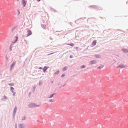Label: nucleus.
Here are the masks:
<instances>
[{
	"label": "nucleus",
	"mask_w": 128,
	"mask_h": 128,
	"mask_svg": "<svg viewBox=\"0 0 128 128\" xmlns=\"http://www.w3.org/2000/svg\"><path fill=\"white\" fill-rule=\"evenodd\" d=\"M17 0L18 1V0Z\"/></svg>",
	"instance_id": "nucleus-31"
},
{
	"label": "nucleus",
	"mask_w": 128,
	"mask_h": 128,
	"mask_svg": "<svg viewBox=\"0 0 128 128\" xmlns=\"http://www.w3.org/2000/svg\"><path fill=\"white\" fill-rule=\"evenodd\" d=\"M10 90L12 92H13L14 90V88L12 86H11L10 87Z\"/></svg>",
	"instance_id": "nucleus-16"
},
{
	"label": "nucleus",
	"mask_w": 128,
	"mask_h": 128,
	"mask_svg": "<svg viewBox=\"0 0 128 128\" xmlns=\"http://www.w3.org/2000/svg\"><path fill=\"white\" fill-rule=\"evenodd\" d=\"M14 38V40L13 41L12 43H12L10 45V51L12 50V48H13V50H14V52L15 51H17L18 50V48H17L16 46L14 44L16 42L18 39V37L17 36H15Z\"/></svg>",
	"instance_id": "nucleus-1"
},
{
	"label": "nucleus",
	"mask_w": 128,
	"mask_h": 128,
	"mask_svg": "<svg viewBox=\"0 0 128 128\" xmlns=\"http://www.w3.org/2000/svg\"><path fill=\"white\" fill-rule=\"evenodd\" d=\"M54 94H52V95L50 96H49L48 97V98H52V97L53 96V95H54Z\"/></svg>",
	"instance_id": "nucleus-19"
},
{
	"label": "nucleus",
	"mask_w": 128,
	"mask_h": 128,
	"mask_svg": "<svg viewBox=\"0 0 128 128\" xmlns=\"http://www.w3.org/2000/svg\"><path fill=\"white\" fill-rule=\"evenodd\" d=\"M25 119L26 117L24 116L22 118L21 120H25Z\"/></svg>",
	"instance_id": "nucleus-15"
},
{
	"label": "nucleus",
	"mask_w": 128,
	"mask_h": 128,
	"mask_svg": "<svg viewBox=\"0 0 128 128\" xmlns=\"http://www.w3.org/2000/svg\"><path fill=\"white\" fill-rule=\"evenodd\" d=\"M67 69V67H64L63 69V71H65Z\"/></svg>",
	"instance_id": "nucleus-17"
},
{
	"label": "nucleus",
	"mask_w": 128,
	"mask_h": 128,
	"mask_svg": "<svg viewBox=\"0 0 128 128\" xmlns=\"http://www.w3.org/2000/svg\"><path fill=\"white\" fill-rule=\"evenodd\" d=\"M86 67V66L85 65H83L82 66H81L80 67L81 68H85Z\"/></svg>",
	"instance_id": "nucleus-13"
},
{
	"label": "nucleus",
	"mask_w": 128,
	"mask_h": 128,
	"mask_svg": "<svg viewBox=\"0 0 128 128\" xmlns=\"http://www.w3.org/2000/svg\"><path fill=\"white\" fill-rule=\"evenodd\" d=\"M103 66H103L102 65V66H100L98 67L97 68L98 69L101 68H103Z\"/></svg>",
	"instance_id": "nucleus-18"
},
{
	"label": "nucleus",
	"mask_w": 128,
	"mask_h": 128,
	"mask_svg": "<svg viewBox=\"0 0 128 128\" xmlns=\"http://www.w3.org/2000/svg\"><path fill=\"white\" fill-rule=\"evenodd\" d=\"M39 106V105H36V104H34L33 105V107H35L38 106Z\"/></svg>",
	"instance_id": "nucleus-14"
},
{
	"label": "nucleus",
	"mask_w": 128,
	"mask_h": 128,
	"mask_svg": "<svg viewBox=\"0 0 128 128\" xmlns=\"http://www.w3.org/2000/svg\"><path fill=\"white\" fill-rule=\"evenodd\" d=\"M24 42H25V44H27V42L26 40H24Z\"/></svg>",
	"instance_id": "nucleus-21"
},
{
	"label": "nucleus",
	"mask_w": 128,
	"mask_h": 128,
	"mask_svg": "<svg viewBox=\"0 0 128 128\" xmlns=\"http://www.w3.org/2000/svg\"><path fill=\"white\" fill-rule=\"evenodd\" d=\"M12 92L13 93V95L14 96V95L16 93L15 92H14V91H13V92Z\"/></svg>",
	"instance_id": "nucleus-23"
},
{
	"label": "nucleus",
	"mask_w": 128,
	"mask_h": 128,
	"mask_svg": "<svg viewBox=\"0 0 128 128\" xmlns=\"http://www.w3.org/2000/svg\"><path fill=\"white\" fill-rule=\"evenodd\" d=\"M40 0H37V1L38 2H40Z\"/></svg>",
	"instance_id": "nucleus-28"
},
{
	"label": "nucleus",
	"mask_w": 128,
	"mask_h": 128,
	"mask_svg": "<svg viewBox=\"0 0 128 128\" xmlns=\"http://www.w3.org/2000/svg\"><path fill=\"white\" fill-rule=\"evenodd\" d=\"M22 4L24 6L26 5V3L25 1L24 0H22Z\"/></svg>",
	"instance_id": "nucleus-8"
},
{
	"label": "nucleus",
	"mask_w": 128,
	"mask_h": 128,
	"mask_svg": "<svg viewBox=\"0 0 128 128\" xmlns=\"http://www.w3.org/2000/svg\"><path fill=\"white\" fill-rule=\"evenodd\" d=\"M49 101L51 102H53V99H51Z\"/></svg>",
	"instance_id": "nucleus-22"
},
{
	"label": "nucleus",
	"mask_w": 128,
	"mask_h": 128,
	"mask_svg": "<svg viewBox=\"0 0 128 128\" xmlns=\"http://www.w3.org/2000/svg\"><path fill=\"white\" fill-rule=\"evenodd\" d=\"M25 126L24 124H20L18 126V128H24Z\"/></svg>",
	"instance_id": "nucleus-4"
},
{
	"label": "nucleus",
	"mask_w": 128,
	"mask_h": 128,
	"mask_svg": "<svg viewBox=\"0 0 128 128\" xmlns=\"http://www.w3.org/2000/svg\"><path fill=\"white\" fill-rule=\"evenodd\" d=\"M59 72H60L59 71H58L55 72V74H58L59 73Z\"/></svg>",
	"instance_id": "nucleus-20"
},
{
	"label": "nucleus",
	"mask_w": 128,
	"mask_h": 128,
	"mask_svg": "<svg viewBox=\"0 0 128 128\" xmlns=\"http://www.w3.org/2000/svg\"><path fill=\"white\" fill-rule=\"evenodd\" d=\"M10 85H12L11 84H10Z\"/></svg>",
	"instance_id": "nucleus-29"
},
{
	"label": "nucleus",
	"mask_w": 128,
	"mask_h": 128,
	"mask_svg": "<svg viewBox=\"0 0 128 128\" xmlns=\"http://www.w3.org/2000/svg\"><path fill=\"white\" fill-rule=\"evenodd\" d=\"M27 34L26 35V36H29L31 35L32 34V32L31 30H28L27 31Z\"/></svg>",
	"instance_id": "nucleus-3"
},
{
	"label": "nucleus",
	"mask_w": 128,
	"mask_h": 128,
	"mask_svg": "<svg viewBox=\"0 0 128 128\" xmlns=\"http://www.w3.org/2000/svg\"><path fill=\"white\" fill-rule=\"evenodd\" d=\"M96 40H94L93 42L92 43V46H94L96 45Z\"/></svg>",
	"instance_id": "nucleus-7"
},
{
	"label": "nucleus",
	"mask_w": 128,
	"mask_h": 128,
	"mask_svg": "<svg viewBox=\"0 0 128 128\" xmlns=\"http://www.w3.org/2000/svg\"><path fill=\"white\" fill-rule=\"evenodd\" d=\"M65 76V74H63L62 76V77H64Z\"/></svg>",
	"instance_id": "nucleus-24"
},
{
	"label": "nucleus",
	"mask_w": 128,
	"mask_h": 128,
	"mask_svg": "<svg viewBox=\"0 0 128 128\" xmlns=\"http://www.w3.org/2000/svg\"><path fill=\"white\" fill-rule=\"evenodd\" d=\"M72 57H73V56H72V55H70V58H72Z\"/></svg>",
	"instance_id": "nucleus-25"
},
{
	"label": "nucleus",
	"mask_w": 128,
	"mask_h": 128,
	"mask_svg": "<svg viewBox=\"0 0 128 128\" xmlns=\"http://www.w3.org/2000/svg\"><path fill=\"white\" fill-rule=\"evenodd\" d=\"M67 44L70 45L72 46H74V44L73 43H71L70 44Z\"/></svg>",
	"instance_id": "nucleus-12"
},
{
	"label": "nucleus",
	"mask_w": 128,
	"mask_h": 128,
	"mask_svg": "<svg viewBox=\"0 0 128 128\" xmlns=\"http://www.w3.org/2000/svg\"><path fill=\"white\" fill-rule=\"evenodd\" d=\"M97 62L95 60H94L90 62L89 64L90 65L95 64Z\"/></svg>",
	"instance_id": "nucleus-2"
},
{
	"label": "nucleus",
	"mask_w": 128,
	"mask_h": 128,
	"mask_svg": "<svg viewBox=\"0 0 128 128\" xmlns=\"http://www.w3.org/2000/svg\"><path fill=\"white\" fill-rule=\"evenodd\" d=\"M122 50L124 52L126 53L127 52H128V50L126 49H123Z\"/></svg>",
	"instance_id": "nucleus-11"
},
{
	"label": "nucleus",
	"mask_w": 128,
	"mask_h": 128,
	"mask_svg": "<svg viewBox=\"0 0 128 128\" xmlns=\"http://www.w3.org/2000/svg\"><path fill=\"white\" fill-rule=\"evenodd\" d=\"M16 64V62H13L10 66V70H12V68Z\"/></svg>",
	"instance_id": "nucleus-5"
},
{
	"label": "nucleus",
	"mask_w": 128,
	"mask_h": 128,
	"mask_svg": "<svg viewBox=\"0 0 128 128\" xmlns=\"http://www.w3.org/2000/svg\"><path fill=\"white\" fill-rule=\"evenodd\" d=\"M16 109L15 108L14 109V111L16 112Z\"/></svg>",
	"instance_id": "nucleus-26"
},
{
	"label": "nucleus",
	"mask_w": 128,
	"mask_h": 128,
	"mask_svg": "<svg viewBox=\"0 0 128 128\" xmlns=\"http://www.w3.org/2000/svg\"><path fill=\"white\" fill-rule=\"evenodd\" d=\"M15 128H17V127H16Z\"/></svg>",
	"instance_id": "nucleus-30"
},
{
	"label": "nucleus",
	"mask_w": 128,
	"mask_h": 128,
	"mask_svg": "<svg viewBox=\"0 0 128 128\" xmlns=\"http://www.w3.org/2000/svg\"><path fill=\"white\" fill-rule=\"evenodd\" d=\"M47 68L46 67L44 66L43 69V72H45L46 71V70H47Z\"/></svg>",
	"instance_id": "nucleus-10"
},
{
	"label": "nucleus",
	"mask_w": 128,
	"mask_h": 128,
	"mask_svg": "<svg viewBox=\"0 0 128 128\" xmlns=\"http://www.w3.org/2000/svg\"><path fill=\"white\" fill-rule=\"evenodd\" d=\"M39 69H42V68H41V67H40L39 68Z\"/></svg>",
	"instance_id": "nucleus-27"
},
{
	"label": "nucleus",
	"mask_w": 128,
	"mask_h": 128,
	"mask_svg": "<svg viewBox=\"0 0 128 128\" xmlns=\"http://www.w3.org/2000/svg\"><path fill=\"white\" fill-rule=\"evenodd\" d=\"M94 57L97 58H100L101 57V56L98 54H96L94 55Z\"/></svg>",
	"instance_id": "nucleus-6"
},
{
	"label": "nucleus",
	"mask_w": 128,
	"mask_h": 128,
	"mask_svg": "<svg viewBox=\"0 0 128 128\" xmlns=\"http://www.w3.org/2000/svg\"><path fill=\"white\" fill-rule=\"evenodd\" d=\"M125 66H124L123 65H120L119 66H118V67L117 68H122L124 67Z\"/></svg>",
	"instance_id": "nucleus-9"
}]
</instances>
